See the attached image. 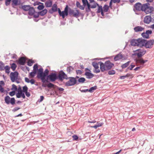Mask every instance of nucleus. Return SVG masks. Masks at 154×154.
Instances as JSON below:
<instances>
[{"label": "nucleus", "instance_id": "052dcab7", "mask_svg": "<svg viewBox=\"0 0 154 154\" xmlns=\"http://www.w3.org/2000/svg\"><path fill=\"white\" fill-rule=\"evenodd\" d=\"M12 88L11 89V90H14V91H17V87L14 84L12 85Z\"/></svg>", "mask_w": 154, "mask_h": 154}, {"label": "nucleus", "instance_id": "c03bdc74", "mask_svg": "<svg viewBox=\"0 0 154 154\" xmlns=\"http://www.w3.org/2000/svg\"><path fill=\"white\" fill-rule=\"evenodd\" d=\"M55 86L56 85L50 82L47 85V86L48 87L50 88H53L55 89Z\"/></svg>", "mask_w": 154, "mask_h": 154}, {"label": "nucleus", "instance_id": "dca6fc26", "mask_svg": "<svg viewBox=\"0 0 154 154\" xmlns=\"http://www.w3.org/2000/svg\"><path fill=\"white\" fill-rule=\"evenodd\" d=\"M57 2H56L53 5L51 9L49 10L48 12L50 14H52L54 12L57 11Z\"/></svg>", "mask_w": 154, "mask_h": 154}, {"label": "nucleus", "instance_id": "f257e3e1", "mask_svg": "<svg viewBox=\"0 0 154 154\" xmlns=\"http://www.w3.org/2000/svg\"><path fill=\"white\" fill-rule=\"evenodd\" d=\"M100 64V69L101 72L108 71L110 69L114 66V64L111 63L109 60L106 61L104 63L101 61L98 62Z\"/></svg>", "mask_w": 154, "mask_h": 154}, {"label": "nucleus", "instance_id": "bf43d9fd", "mask_svg": "<svg viewBox=\"0 0 154 154\" xmlns=\"http://www.w3.org/2000/svg\"><path fill=\"white\" fill-rule=\"evenodd\" d=\"M12 0H5V4L6 6H8L9 5L11 1Z\"/></svg>", "mask_w": 154, "mask_h": 154}, {"label": "nucleus", "instance_id": "338daca9", "mask_svg": "<svg viewBox=\"0 0 154 154\" xmlns=\"http://www.w3.org/2000/svg\"><path fill=\"white\" fill-rule=\"evenodd\" d=\"M97 125L98 127L101 126L103 124V122H97Z\"/></svg>", "mask_w": 154, "mask_h": 154}, {"label": "nucleus", "instance_id": "1a4fd4ad", "mask_svg": "<svg viewBox=\"0 0 154 154\" xmlns=\"http://www.w3.org/2000/svg\"><path fill=\"white\" fill-rule=\"evenodd\" d=\"M18 75L19 73L17 71L11 72L10 75V77L11 82H14L16 79H17Z\"/></svg>", "mask_w": 154, "mask_h": 154}, {"label": "nucleus", "instance_id": "423d86ee", "mask_svg": "<svg viewBox=\"0 0 154 154\" xmlns=\"http://www.w3.org/2000/svg\"><path fill=\"white\" fill-rule=\"evenodd\" d=\"M57 76L58 79L61 82L64 79H68L69 78L67 75L62 70L60 71L58 74H57Z\"/></svg>", "mask_w": 154, "mask_h": 154}, {"label": "nucleus", "instance_id": "f3484780", "mask_svg": "<svg viewBox=\"0 0 154 154\" xmlns=\"http://www.w3.org/2000/svg\"><path fill=\"white\" fill-rule=\"evenodd\" d=\"M152 31L151 30H146V32H143L141 33V35L144 38L148 39L149 38V35L151 34Z\"/></svg>", "mask_w": 154, "mask_h": 154}, {"label": "nucleus", "instance_id": "7ed1b4c3", "mask_svg": "<svg viewBox=\"0 0 154 154\" xmlns=\"http://www.w3.org/2000/svg\"><path fill=\"white\" fill-rule=\"evenodd\" d=\"M20 8L25 11H28V14L29 16H33L34 13L35 12L34 8L31 7L29 5H22Z\"/></svg>", "mask_w": 154, "mask_h": 154}, {"label": "nucleus", "instance_id": "4d7b16f0", "mask_svg": "<svg viewBox=\"0 0 154 154\" xmlns=\"http://www.w3.org/2000/svg\"><path fill=\"white\" fill-rule=\"evenodd\" d=\"M20 109V108L18 106L16 107H14L12 110V111L13 112H15L17 111V110H18L19 109Z\"/></svg>", "mask_w": 154, "mask_h": 154}, {"label": "nucleus", "instance_id": "6ab92c4d", "mask_svg": "<svg viewBox=\"0 0 154 154\" xmlns=\"http://www.w3.org/2000/svg\"><path fill=\"white\" fill-rule=\"evenodd\" d=\"M84 15V14L80 12L78 10H76V12L74 14V17L76 18H78L79 17H81V19H83Z\"/></svg>", "mask_w": 154, "mask_h": 154}, {"label": "nucleus", "instance_id": "7c9ffc66", "mask_svg": "<svg viewBox=\"0 0 154 154\" xmlns=\"http://www.w3.org/2000/svg\"><path fill=\"white\" fill-rule=\"evenodd\" d=\"M45 4L47 7H51L52 6V1L51 0H47Z\"/></svg>", "mask_w": 154, "mask_h": 154}, {"label": "nucleus", "instance_id": "2eb2a0df", "mask_svg": "<svg viewBox=\"0 0 154 154\" xmlns=\"http://www.w3.org/2000/svg\"><path fill=\"white\" fill-rule=\"evenodd\" d=\"M146 40L143 39L142 38H139L138 39V45L140 48H142L143 47H145V44Z\"/></svg>", "mask_w": 154, "mask_h": 154}, {"label": "nucleus", "instance_id": "39448f33", "mask_svg": "<svg viewBox=\"0 0 154 154\" xmlns=\"http://www.w3.org/2000/svg\"><path fill=\"white\" fill-rule=\"evenodd\" d=\"M68 79H69V80L66 82L65 84V85L66 86H72L75 85V84L77 85V81L75 78L73 77H68Z\"/></svg>", "mask_w": 154, "mask_h": 154}, {"label": "nucleus", "instance_id": "bb28decb", "mask_svg": "<svg viewBox=\"0 0 154 154\" xmlns=\"http://www.w3.org/2000/svg\"><path fill=\"white\" fill-rule=\"evenodd\" d=\"M122 57V55L120 53H119L115 56L114 58V60L115 61H117L118 60L121 59Z\"/></svg>", "mask_w": 154, "mask_h": 154}, {"label": "nucleus", "instance_id": "0eeeda50", "mask_svg": "<svg viewBox=\"0 0 154 154\" xmlns=\"http://www.w3.org/2000/svg\"><path fill=\"white\" fill-rule=\"evenodd\" d=\"M5 101L7 104H9L11 103L12 105H14L16 102V100L14 97L11 98L8 95L6 96L5 97Z\"/></svg>", "mask_w": 154, "mask_h": 154}, {"label": "nucleus", "instance_id": "774afa93", "mask_svg": "<svg viewBox=\"0 0 154 154\" xmlns=\"http://www.w3.org/2000/svg\"><path fill=\"white\" fill-rule=\"evenodd\" d=\"M36 74L33 71L31 72L30 73V76L32 77H33Z\"/></svg>", "mask_w": 154, "mask_h": 154}, {"label": "nucleus", "instance_id": "49530a36", "mask_svg": "<svg viewBox=\"0 0 154 154\" xmlns=\"http://www.w3.org/2000/svg\"><path fill=\"white\" fill-rule=\"evenodd\" d=\"M83 3V6L84 7V8L86 6V5L89 3L88 0H82Z\"/></svg>", "mask_w": 154, "mask_h": 154}, {"label": "nucleus", "instance_id": "4be33fe9", "mask_svg": "<svg viewBox=\"0 0 154 154\" xmlns=\"http://www.w3.org/2000/svg\"><path fill=\"white\" fill-rule=\"evenodd\" d=\"M21 4V1L19 0H12L11 5L14 8L15 6L19 5Z\"/></svg>", "mask_w": 154, "mask_h": 154}, {"label": "nucleus", "instance_id": "09e8293b", "mask_svg": "<svg viewBox=\"0 0 154 154\" xmlns=\"http://www.w3.org/2000/svg\"><path fill=\"white\" fill-rule=\"evenodd\" d=\"M131 75L129 73H127L126 75H125L121 76L120 77V78L121 79H125L126 78L130 77Z\"/></svg>", "mask_w": 154, "mask_h": 154}, {"label": "nucleus", "instance_id": "ea45409f", "mask_svg": "<svg viewBox=\"0 0 154 154\" xmlns=\"http://www.w3.org/2000/svg\"><path fill=\"white\" fill-rule=\"evenodd\" d=\"M87 87L86 86H83L82 87H81L79 89V90L81 91V92L82 93H86L87 92H89V90L88 89H82V88H86Z\"/></svg>", "mask_w": 154, "mask_h": 154}, {"label": "nucleus", "instance_id": "864d4df0", "mask_svg": "<svg viewBox=\"0 0 154 154\" xmlns=\"http://www.w3.org/2000/svg\"><path fill=\"white\" fill-rule=\"evenodd\" d=\"M28 88L26 85H25L23 87V92L25 93L27 91Z\"/></svg>", "mask_w": 154, "mask_h": 154}, {"label": "nucleus", "instance_id": "9d476101", "mask_svg": "<svg viewBox=\"0 0 154 154\" xmlns=\"http://www.w3.org/2000/svg\"><path fill=\"white\" fill-rule=\"evenodd\" d=\"M145 47L146 48H151L154 44V40L151 39L149 40H146Z\"/></svg>", "mask_w": 154, "mask_h": 154}, {"label": "nucleus", "instance_id": "4c0bfd02", "mask_svg": "<svg viewBox=\"0 0 154 154\" xmlns=\"http://www.w3.org/2000/svg\"><path fill=\"white\" fill-rule=\"evenodd\" d=\"M10 67L8 65L5 66L4 68V70H5V72L7 74H9L10 73Z\"/></svg>", "mask_w": 154, "mask_h": 154}, {"label": "nucleus", "instance_id": "5701e85b", "mask_svg": "<svg viewBox=\"0 0 154 154\" xmlns=\"http://www.w3.org/2000/svg\"><path fill=\"white\" fill-rule=\"evenodd\" d=\"M104 11H102V6L101 5H99L98 6L97 11L96 13L97 14L100 13L102 16L103 17L104 16Z\"/></svg>", "mask_w": 154, "mask_h": 154}, {"label": "nucleus", "instance_id": "cd10ccee", "mask_svg": "<svg viewBox=\"0 0 154 154\" xmlns=\"http://www.w3.org/2000/svg\"><path fill=\"white\" fill-rule=\"evenodd\" d=\"M90 4V3H88L86 6H87V7L90 8H95L97 6L98 7L99 5V4L96 2H95L92 5H91Z\"/></svg>", "mask_w": 154, "mask_h": 154}, {"label": "nucleus", "instance_id": "8fccbe9b", "mask_svg": "<svg viewBox=\"0 0 154 154\" xmlns=\"http://www.w3.org/2000/svg\"><path fill=\"white\" fill-rule=\"evenodd\" d=\"M143 7L145 8H148L149 7H152L151 6H150V4L149 2H147L146 3H144L143 4Z\"/></svg>", "mask_w": 154, "mask_h": 154}, {"label": "nucleus", "instance_id": "473e14b6", "mask_svg": "<svg viewBox=\"0 0 154 154\" xmlns=\"http://www.w3.org/2000/svg\"><path fill=\"white\" fill-rule=\"evenodd\" d=\"M68 5H66V7L64 9V10L63 11H61L60 15V16L62 17L63 19H64V15L65 14V13L66 11V10L67 9V8H68Z\"/></svg>", "mask_w": 154, "mask_h": 154}, {"label": "nucleus", "instance_id": "72a5a7b5", "mask_svg": "<svg viewBox=\"0 0 154 154\" xmlns=\"http://www.w3.org/2000/svg\"><path fill=\"white\" fill-rule=\"evenodd\" d=\"M76 5L77 8H79L80 9L83 10L84 9V7L81 5L80 3L78 1H76Z\"/></svg>", "mask_w": 154, "mask_h": 154}, {"label": "nucleus", "instance_id": "20e7f679", "mask_svg": "<svg viewBox=\"0 0 154 154\" xmlns=\"http://www.w3.org/2000/svg\"><path fill=\"white\" fill-rule=\"evenodd\" d=\"M54 72L51 73L48 77L46 79V82H48V80H49L51 82H54L57 79V73L56 72L54 71Z\"/></svg>", "mask_w": 154, "mask_h": 154}, {"label": "nucleus", "instance_id": "4468645a", "mask_svg": "<svg viewBox=\"0 0 154 154\" xmlns=\"http://www.w3.org/2000/svg\"><path fill=\"white\" fill-rule=\"evenodd\" d=\"M74 11L72 9L68 7L64 15V18L65 16H66L69 14L70 16H73L74 17Z\"/></svg>", "mask_w": 154, "mask_h": 154}, {"label": "nucleus", "instance_id": "5fc2aeb1", "mask_svg": "<svg viewBox=\"0 0 154 154\" xmlns=\"http://www.w3.org/2000/svg\"><path fill=\"white\" fill-rule=\"evenodd\" d=\"M135 66V65L134 64H132V63L129 67H128V69H130L131 70L133 69Z\"/></svg>", "mask_w": 154, "mask_h": 154}, {"label": "nucleus", "instance_id": "a18cd8bd", "mask_svg": "<svg viewBox=\"0 0 154 154\" xmlns=\"http://www.w3.org/2000/svg\"><path fill=\"white\" fill-rule=\"evenodd\" d=\"M97 88V86L95 85L93 87H91L89 89V92L92 93L94 91L96 90Z\"/></svg>", "mask_w": 154, "mask_h": 154}, {"label": "nucleus", "instance_id": "ddd939ff", "mask_svg": "<svg viewBox=\"0 0 154 154\" xmlns=\"http://www.w3.org/2000/svg\"><path fill=\"white\" fill-rule=\"evenodd\" d=\"M154 10V8L153 7H149L147 8H144L143 11L146 14H153V12Z\"/></svg>", "mask_w": 154, "mask_h": 154}, {"label": "nucleus", "instance_id": "f03ea898", "mask_svg": "<svg viewBox=\"0 0 154 154\" xmlns=\"http://www.w3.org/2000/svg\"><path fill=\"white\" fill-rule=\"evenodd\" d=\"M49 71L48 69H45L44 72H43V69L42 68H40L39 73H40V79L43 83L46 82V79L49 75Z\"/></svg>", "mask_w": 154, "mask_h": 154}, {"label": "nucleus", "instance_id": "412c9836", "mask_svg": "<svg viewBox=\"0 0 154 154\" xmlns=\"http://www.w3.org/2000/svg\"><path fill=\"white\" fill-rule=\"evenodd\" d=\"M152 17L150 15H148L145 16L143 20L144 23L147 24L149 23L151 21Z\"/></svg>", "mask_w": 154, "mask_h": 154}, {"label": "nucleus", "instance_id": "69168bd1", "mask_svg": "<svg viewBox=\"0 0 154 154\" xmlns=\"http://www.w3.org/2000/svg\"><path fill=\"white\" fill-rule=\"evenodd\" d=\"M76 72L77 75H81L82 73V72L80 70H76Z\"/></svg>", "mask_w": 154, "mask_h": 154}, {"label": "nucleus", "instance_id": "6e6552de", "mask_svg": "<svg viewBox=\"0 0 154 154\" xmlns=\"http://www.w3.org/2000/svg\"><path fill=\"white\" fill-rule=\"evenodd\" d=\"M48 11V10L46 9H43L38 12L35 11V13H34L33 16V17L35 18H38L39 16H43L47 13Z\"/></svg>", "mask_w": 154, "mask_h": 154}, {"label": "nucleus", "instance_id": "c85d7f7f", "mask_svg": "<svg viewBox=\"0 0 154 154\" xmlns=\"http://www.w3.org/2000/svg\"><path fill=\"white\" fill-rule=\"evenodd\" d=\"M130 42L131 45L133 46H137L138 39H137L135 38L131 40Z\"/></svg>", "mask_w": 154, "mask_h": 154}, {"label": "nucleus", "instance_id": "c9c22d12", "mask_svg": "<svg viewBox=\"0 0 154 154\" xmlns=\"http://www.w3.org/2000/svg\"><path fill=\"white\" fill-rule=\"evenodd\" d=\"M39 70L40 68L39 69H33V71L35 74L37 73V77L38 79H40V73H39Z\"/></svg>", "mask_w": 154, "mask_h": 154}, {"label": "nucleus", "instance_id": "3c124183", "mask_svg": "<svg viewBox=\"0 0 154 154\" xmlns=\"http://www.w3.org/2000/svg\"><path fill=\"white\" fill-rule=\"evenodd\" d=\"M116 73V72L114 70H109L108 72V74L109 75H114Z\"/></svg>", "mask_w": 154, "mask_h": 154}, {"label": "nucleus", "instance_id": "f8f14e48", "mask_svg": "<svg viewBox=\"0 0 154 154\" xmlns=\"http://www.w3.org/2000/svg\"><path fill=\"white\" fill-rule=\"evenodd\" d=\"M134 52H137L138 58H141L146 52V51L143 49H139L133 51Z\"/></svg>", "mask_w": 154, "mask_h": 154}, {"label": "nucleus", "instance_id": "a211bd4d", "mask_svg": "<svg viewBox=\"0 0 154 154\" xmlns=\"http://www.w3.org/2000/svg\"><path fill=\"white\" fill-rule=\"evenodd\" d=\"M26 61V59L23 57H19L18 60H17L16 62L20 65H25Z\"/></svg>", "mask_w": 154, "mask_h": 154}, {"label": "nucleus", "instance_id": "e433bc0d", "mask_svg": "<svg viewBox=\"0 0 154 154\" xmlns=\"http://www.w3.org/2000/svg\"><path fill=\"white\" fill-rule=\"evenodd\" d=\"M45 8V6L44 5V4L42 2L38 5L37 7V9L39 10H43Z\"/></svg>", "mask_w": 154, "mask_h": 154}, {"label": "nucleus", "instance_id": "393cba45", "mask_svg": "<svg viewBox=\"0 0 154 154\" xmlns=\"http://www.w3.org/2000/svg\"><path fill=\"white\" fill-rule=\"evenodd\" d=\"M64 90V89L63 88L60 87L57 85L55 86V90L54 91L56 94H57V92L58 91L60 94H61Z\"/></svg>", "mask_w": 154, "mask_h": 154}, {"label": "nucleus", "instance_id": "9b49d317", "mask_svg": "<svg viewBox=\"0 0 154 154\" xmlns=\"http://www.w3.org/2000/svg\"><path fill=\"white\" fill-rule=\"evenodd\" d=\"M134 8L136 10L138 11H143L144 9L143 4H142L140 2H137L136 3L134 6Z\"/></svg>", "mask_w": 154, "mask_h": 154}, {"label": "nucleus", "instance_id": "b1692460", "mask_svg": "<svg viewBox=\"0 0 154 154\" xmlns=\"http://www.w3.org/2000/svg\"><path fill=\"white\" fill-rule=\"evenodd\" d=\"M84 75L86 76V78L88 79H91L94 76V75L91 72H86Z\"/></svg>", "mask_w": 154, "mask_h": 154}, {"label": "nucleus", "instance_id": "6e6d98bb", "mask_svg": "<svg viewBox=\"0 0 154 154\" xmlns=\"http://www.w3.org/2000/svg\"><path fill=\"white\" fill-rule=\"evenodd\" d=\"M72 137L74 140H77L78 139V137L76 135H74L72 136Z\"/></svg>", "mask_w": 154, "mask_h": 154}, {"label": "nucleus", "instance_id": "79ce46f5", "mask_svg": "<svg viewBox=\"0 0 154 154\" xmlns=\"http://www.w3.org/2000/svg\"><path fill=\"white\" fill-rule=\"evenodd\" d=\"M5 64L2 61H0V71L4 70L5 67Z\"/></svg>", "mask_w": 154, "mask_h": 154}, {"label": "nucleus", "instance_id": "c756f323", "mask_svg": "<svg viewBox=\"0 0 154 154\" xmlns=\"http://www.w3.org/2000/svg\"><path fill=\"white\" fill-rule=\"evenodd\" d=\"M144 29V28L141 26H137L134 28V30L136 32H141Z\"/></svg>", "mask_w": 154, "mask_h": 154}, {"label": "nucleus", "instance_id": "680f3d73", "mask_svg": "<svg viewBox=\"0 0 154 154\" xmlns=\"http://www.w3.org/2000/svg\"><path fill=\"white\" fill-rule=\"evenodd\" d=\"M44 97L43 96H41L40 97V99H39L38 100V102H41L43 100H44Z\"/></svg>", "mask_w": 154, "mask_h": 154}, {"label": "nucleus", "instance_id": "2f4dec72", "mask_svg": "<svg viewBox=\"0 0 154 154\" xmlns=\"http://www.w3.org/2000/svg\"><path fill=\"white\" fill-rule=\"evenodd\" d=\"M86 79L84 77H81L79 78L77 81V85L79 84V83H83L85 81Z\"/></svg>", "mask_w": 154, "mask_h": 154}, {"label": "nucleus", "instance_id": "37998d69", "mask_svg": "<svg viewBox=\"0 0 154 154\" xmlns=\"http://www.w3.org/2000/svg\"><path fill=\"white\" fill-rule=\"evenodd\" d=\"M98 64H99L98 63H97L96 62H93L92 63V65L96 69H97L99 68Z\"/></svg>", "mask_w": 154, "mask_h": 154}, {"label": "nucleus", "instance_id": "de8ad7c7", "mask_svg": "<svg viewBox=\"0 0 154 154\" xmlns=\"http://www.w3.org/2000/svg\"><path fill=\"white\" fill-rule=\"evenodd\" d=\"M17 67V66L16 64L14 63H13L11 65L10 68H11L13 71H14L15 70Z\"/></svg>", "mask_w": 154, "mask_h": 154}, {"label": "nucleus", "instance_id": "f704fd0d", "mask_svg": "<svg viewBox=\"0 0 154 154\" xmlns=\"http://www.w3.org/2000/svg\"><path fill=\"white\" fill-rule=\"evenodd\" d=\"M109 9V7L107 5L105 4L103 8H102V11H104L105 12H107Z\"/></svg>", "mask_w": 154, "mask_h": 154}, {"label": "nucleus", "instance_id": "0e129e2a", "mask_svg": "<svg viewBox=\"0 0 154 154\" xmlns=\"http://www.w3.org/2000/svg\"><path fill=\"white\" fill-rule=\"evenodd\" d=\"M112 3H113V1H112V0H110L109 3V5L108 6V7H109V8H112Z\"/></svg>", "mask_w": 154, "mask_h": 154}, {"label": "nucleus", "instance_id": "aec40b11", "mask_svg": "<svg viewBox=\"0 0 154 154\" xmlns=\"http://www.w3.org/2000/svg\"><path fill=\"white\" fill-rule=\"evenodd\" d=\"M136 62L138 63H140L141 65H143L144 63L148 61L147 60H144L143 58H138L137 59H135Z\"/></svg>", "mask_w": 154, "mask_h": 154}, {"label": "nucleus", "instance_id": "a878e982", "mask_svg": "<svg viewBox=\"0 0 154 154\" xmlns=\"http://www.w3.org/2000/svg\"><path fill=\"white\" fill-rule=\"evenodd\" d=\"M4 85L5 83L3 81H0V92L1 93H4L6 91L7 93H8L7 91H5L2 86V85Z\"/></svg>", "mask_w": 154, "mask_h": 154}, {"label": "nucleus", "instance_id": "e2e57ef3", "mask_svg": "<svg viewBox=\"0 0 154 154\" xmlns=\"http://www.w3.org/2000/svg\"><path fill=\"white\" fill-rule=\"evenodd\" d=\"M17 97V98H20L21 97V92H18L16 94Z\"/></svg>", "mask_w": 154, "mask_h": 154}, {"label": "nucleus", "instance_id": "13d9d810", "mask_svg": "<svg viewBox=\"0 0 154 154\" xmlns=\"http://www.w3.org/2000/svg\"><path fill=\"white\" fill-rule=\"evenodd\" d=\"M16 94L15 91H13L9 92V95L11 96H14Z\"/></svg>", "mask_w": 154, "mask_h": 154}, {"label": "nucleus", "instance_id": "58836bf2", "mask_svg": "<svg viewBox=\"0 0 154 154\" xmlns=\"http://www.w3.org/2000/svg\"><path fill=\"white\" fill-rule=\"evenodd\" d=\"M73 69V67L72 66H70L67 67L66 68V71L68 73H70Z\"/></svg>", "mask_w": 154, "mask_h": 154}, {"label": "nucleus", "instance_id": "a19ab883", "mask_svg": "<svg viewBox=\"0 0 154 154\" xmlns=\"http://www.w3.org/2000/svg\"><path fill=\"white\" fill-rule=\"evenodd\" d=\"M131 62V61H129L127 62V63L123 64L121 66V67L122 69H124L126 67H127L129 64Z\"/></svg>", "mask_w": 154, "mask_h": 154}, {"label": "nucleus", "instance_id": "603ef678", "mask_svg": "<svg viewBox=\"0 0 154 154\" xmlns=\"http://www.w3.org/2000/svg\"><path fill=\"white\" fill-rule=\"evenodd\" d=\"M34 63V62L33 60H29V61L27 63V65L29 66H31Z\"/></svg>", "mask_w": 154, "mask_h": 154}]
</instances>
